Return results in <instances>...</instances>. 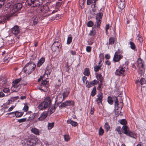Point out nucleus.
I'll use <instances>...</instances> for the list:
<instances>
[{
	"instance_id": "43",
	"label": "nucleus",
	"mask_w": 146,
	"mask_h": 146,
	"mask_svg": "<svg viewBox=\"0 0 146 146\" xmlns=\"http://www.w3.org/2000/svg\"><path fill=\"white\" fill-rule=\"evenodd\" d=\"M139 83L141 85H143V84H146V81L144 78H142L141 79Z\"/></svg>"
},
{
	"instance_id": "10",
	"label": "nucleus",
	"mask_w": 146,
	"mask_h": 146,
	"mask_svg": "<svg viewBox=\"0 0 146 146\" xmlns=\"http://www.w3.org/2000/svg\"><path fill=\"white\" fill-rule=\"evenodd\" d=\"M125 70L126 68L125 67H120L116 70L115 74L118 76H124V73L125 72Z\"/></svg>"
},
{
	"instance_id": "41",
	"label": "nucleus",
	"mask_w": 146,
	"mask_h": 146,
	"mask_svg": "<svg viewBox=\"0 0 146 146\" xmlns=\"http://www.w3.org/2000/svg\"><path fill=\"white\" fill-rule=\"evenodd\" d=\"M104 132V131L103 129H102L101 127L100 128L99 131V135H103Z\"/></svg>"
},
{
	"instance_id": "58",
	"label": "nucleus",
	"mask_w": 146,
	"mask_h": 146,
	"mask_svg": "<svg viewBox=\"0 0 146 146\" xmlns=\"http://www.w3.org/2000/svg\"><path fill=\"white\" fill-rule=\"evenodd\" d=\"M8 57H5L3 59L4 62H8L9 61V60H8Z\"/></svg>"
},
{
	"instance_id": "36",
	"label": "nucleus",
	"mask_w": 146,
	"mask_h": 146,
	"mask_svg": "<svg viewBox=\"0 0 146 146\" xmlns=\"http://www.w3.org/2000/svg\"><path fill=\"white\" fill-rule=\"evenodd\" d=\"M64 140L66 141H68L70 139V137L68 135H65L64 136Z\"/></svg>"
},
{
	"instance_id": "4",
	"label": "nucleus",
	"mask_w": 146,
	"mask_h": 146,
	"mask_svg": "<svg viewBox=\"0 0 146 146\" xmlns=\"http://www.w3.org/2000/svg\"><path fill=\"white\" fill-rule=\"evenodd\" d=\"M50 102V98L47 97L44 101L39 104L38 106V108L40 110L44 109L49 106Z\"/></svg>"
},
{
	"instance_id": "52",
	"label": "nucleus",
	"mask_w": 146,
	"mask_h": 146,
	"mask_svg": "<svg viewBox=\"0 0 146 146\" xmlns=\"http://www.w3.org/2000/svg\"><path fill=\"white\" fill-rule=\"evenodd\" d=\"M9 89L7 88H5L3 90V91L5 93H7L9 92Z\"/></svg>"
},
{
	"instance_id": "34",
	"label": "nucleus",
	"mask_w": 146,
	"mask_h": 146,
	"mask_svg": "<svg viewBox=\"0 0 146 146\" xmlns=\"http://www.w3.org/2000/svg\"><path fill=\"white\" fill-rule=\"evenodd\" d=\"M115 41V38H114L111 37L109 39V44H113L114 43Z\"/></svg>"
},
{
	"instance_id": "48",
	"label": "nucleus",
	"mask_w": 146,
	"mask_h": 146,
	"mask_svg": "<svg viewBox=\"0 0 146 146\" xmlns=\"http://www.w3.org/2000/svg\"><path fill=\"white\" fill-rule=\"evenodd\" d=\"M137 38L138 40L141 43L143 42V38L141 36H140L138 35L137 36Z\"/></svg>"
},
{
	"instance_id": "11",
	"label": "nucleus",
	"mask_w": 146,
	"mask_h": 146,
	"mask_svg": "<svg viewBox=\"0 0 146 146\" xmlns=\"http://www.w3.org/2000/svg\"><path fill=\"white\" fill-rule=\"evenodd\" d=\"M118 8L121 10L123 9L125 6V0H117Z\"/></svg>"
},
{
	"instance_id": "23",
	"label": "nucleus",
	"mask_w": 146,
	"mask_h": 146,
	"mask_svg": "<svg viewBox=\"0 0 146 146\" xmlns=\"http://www.w3.org/2000/svg\"><path fill=\"white\" fill-rule=\"evenodd\" d=\"M51 72V70L50 71L48 70H46L45 71V73L44 74L43 76H41L40 77V78L39 79H38V81H40L42 80V77H45V76H47V77H48V75Z\"/></svg>"
},
{
	"instance_id": "47",
	"label": "nucleus",
	"mask_w": 146,
	"mask_h": 146,
	"mask_svg": "<svg viewBox=\"0 0 146 146\" xmlns=\"http://www.w3.org/2000/svg\"><path fill=\"white\" fill-rule=\"evenodd\" d=\"M26 120L27 118H24L19 119L18 120V121L20 123H22L25 122L26 121Z\"/></svg>"
},
{
	"instance_id": "29",
	"label": "nucleus",
	"mask_w": 146,
	"mask_h": 146,
	"mask_svg": "<svg viewBox=\"0 0 146 146\" xmlns=\"http://www.w3.org/2000/svg\"><path fill=\"white\" fill-rule=\"evenodd\" d=\"M96 22L95 23L96 25L98 28H99L101 23L102 19H96Z\"/></svg>"
},
{
	"instance_id": "24",
	"label": "nucleus",
	"mask_w": 146,
	"mask_h": 146,
	"mask_svg": "<svg viewBox=\"0 0 146 146\" xmlns=\"http://www.w3.org/2000/svg\"><path fill=\"white\" fill-rule=\"evenodd\" d=\"M40 11L43 13H46L48 11V7L46 5H43L42 6Z\"/></svg>"
},
{
	"instance_id": "59",
	"label": "nucleus",
	"mask_w": 146,
	"mask_h": 146,
	"mask_svg": "<svg viewBox=\"0 0 146 146\" xmlns=\"http://www.w3.org/2000/svg\"><path fill=\"white\" fill-rule=\"evenodd\" d=\"M92 2V0H87V4L88 5H90Z\"/></svg>"
},
{
	"instance_id": "37",
	"label": "nucleus",
	"mask_w": 146,
	"mask_h": 146,
	"mask_svg": "<svg viewBox=\"0 0 146 146\" xmlns=\"http://www.w3.org/2000/svg\"><path fill=\"white\" fill-rule=\"evenodd\" d=\"M104 127L105 129L107 131H108L110 129V127L108 123L107 122L105 123Z\"/></svg>"
},
{
	"instance_id": "54",
	"label": "nucleus",
	"mask_w": 146,
	"mask_h": 146,
	"mask_svg": "<svg viewBox=\"0 0 146 146\" xmlns=\"http://www.w3.org/2000/svg\"><path fill=\"white\" fill-rule=\"evenodd\" d=\"M35 116L34 114H32L29 117V120H32L35 118Z\"/></svg>"
},
{
	"instance_id": "8",
	"label": "nucleus",
	"mask_w": 146,
	"mask_h": 146,
	"mask_svg": "<svg viewBox=\"0 0 146 146\" xmlns=\"http://www.w3.org/2000/svg\"><path fill=\"white\" fill-rule=\"evenodd\" d=\"M48 85V82L44 80L42 82L41 84L38 87V89L41 90L45 91Z\"/></svg>"
},
{
	"instance_id": "20",
	"label": "nucleus",
	"mask_w": 146,
	"mask_h": 146,
	"mask_svg": "<svg viewBox=\"0 0 146 146\" xmlns=\"http://www.w3.org/2000/svg\"><path fill=\"white\" fill-rule=\"evenodd\" d=\"M31 132L34 134L36 135H39L40 131L39 130L35 127H33L31 129Z\"/></svg>"
},
{
	"instance_id": "42",
	"label": "nucleus",
	"mask_w": 146,
	"mask_h": 146,
	"mask_svg": "<svg viewBox=\"0 0 146 146\" xmlns=\"http://www.w3.org/2000/svg\"><path fill=\"white\" fill-rule=\"evenodd\" d=\"M101 67L100 65L96 66H95L94 68V71L96 72L98 71L100 68Z\"/></svg>"
},
{
	"instance_id": "57",
	"label": "nucleus",
	"mask_w": 146,
	"mask_h": 146,
	"mask_svg": "<svg viewBox=\"0 0 146 146\" xmlns=\"http://www.w3.org/2000/svg\"><path fill=\"white\" fill-rule=\"evenodd\" d=\"M15 106H12L11 107H10L8 109L7 111L8 112L10 111L13 110V108H15Z\"/></svg>"
},
{
	"instance_id": "61",
	"label": "nucleus",
	"mask_w": 146,
	"mask_h": 146,
	"mask_svg": "<svg viewBox=\"0 0 146 146\" xmlns=\"http://www.w3.org/2000/svg\"><path fill=\"white\" fill-rule=\"evenodd\" d=\"M94 111V108H91V110H90V113L91 114H93Z\"/></svg>"
},
{
	"instance_id": "64",
	"label": "nucleus",
	"mask_w": 146,
	"mask_h": 146,
	"mask_svg": "<svg viewBox=\"0 0 146 146\" xmlns=\"http://www.w3.org/2000/svg\"><path fill=\"white\" fill-rule=\"evenodd\" d=\"M26 98L25 96H22L20 97V99L22 100L25 99Z\"/></svg>"
},
{
	"instance_id": "15",
	"label": "nucleus",
	"mask_w": 146,
	"mask_h": 146,
	"mask_svg": "<svg viewBox=\"0 0 146 146\" xmlns=\"http://www.w3.org/2000/svg\"><path fill=\"white\" fill-rule=\"evenodd\" d=\"M48 113L46 111L43 112L41 114L40 116L38 118V121L43 120L47 116Z\"/></svg>"
},
{
	"instance_id": "60",
	"label": "nucleus",
	"mask_w": 146,
	"mask_h": 146,
	"mask_svg": "<svg viewBox=\"0 0 146 146\" xmlns=\"http://www.w3.org/2000/svg\"><path fill=\"white\" fill-rule=\"evenodd\" d=\"M5 96V94L2 92H0V97L2 98Z\"/></svg>"
},
{
	"instance_id": "1",
	"label": "nucleus",
	"mask_w": 146,
	"mask_h": 146,
	"mask_svg": "<svg viewBox=\"0 0 146 146\" xmlns=\"http://www.w3.org/2000/svg\"><path fill=\"white\" fill-rule=\"evenodd\" d=\"M8 1L4 9V12L8 14L9 17L15 16V13L20 10L22 7L21 4L18 3L13 5L12 4L15 2V0H8Z\"/></svg>"
},
{
	"instance_id": "7",
	"label": "nucleus",
	"mask_w": 146,
	"mask_h": 146,
	"mask_svg": "<svg viewBox=\"0 0 146 146\" xmlns=\"http://www.w3.org/2000/svg\"><path fill=\"white\" fill-rule=\"evenodd\" d=\"M137 67H138V71L141 72L142 74L145 70V68L143 65V62L141 58H139L137 60Z\"/></svg>"
},
{
	"instance_id": "25",
	"label": "nucleus",
	"mask_w": 146,
	"mask_h": 146,
	"mask_svg": "<svg viewBox=\"0 0 146 146\" xmlns=\"http://www.w3.org/2000/svg\"><path fill=\"white\" fill-rule=\"evenodd\" d=\"M128 43V44L130 45V47L132 50H135L136 49V46L135 44L131 41V39Z\"/></svg>"
},
{
	"instance_id": "21",
	"label": "nucleus",
	"mask_w": 146,
	"mask_h": 146,
	"mask_svg": "<svg viewBox=\"0 0 146 146\" xmlns=\"http://www.w3.org/2000/svg\"><path fill=\"white\" fill-rule=\"evenodd\" d=\"M67 123L68 124H70L72 126L74 127L78 125L77 123L76 122L72 120L71 119L68 120Z\"/></svg>"
},
{
	"instance_id": "38",
	"label": "nucleus",
	"mask_w": 146,
	"mask_h": 146,
	"mask_svg": "<svg viewBox=\"0 0 146 146\" xmlns=\"http://www.w3.org/2000/svg\"><path fill=\"white\" fill-rule=\"evenodd\" d=\"M54 123H49L48 124V129H51L54 126Z\"/></svg>"
},
{
	"instance_id": "51",
	"label": "nucleus",
	"mask_w": 146,
	"mask_h": 146,
	"mask_svg": "<svg viewBox=\"0 0 146 146\" xmlns=\"http://www.w3.org/2000/svg\"><path fill=\"white\" fill-rule=\"evenodd\" d=\"M29 107L25 105L23 109L24 111H27L28 110Z\"/></svg>"
},
{
	"instance_id": "31",
	"label": "nucleus",
	"mask_w": 146,
	"mask_h": 146,
	"mask_svg": "<svg viewBox=\"0 0 146 146\" xmlns=\"http://www.w3.org/2000/svg\"><path fill=\"white\" fill-rule=\"evenodd\" d=\"M56 98L57 100H59V102L60 103L63 101H62V99H63L62 95L61 93H60L57 96Z\"/></svg>"
},
{
	"instance_id": "28",
	"label": "nucleus",
	"mask_w": 146,
	"mask_h": 146,
	"mask_svg": "<svg viewBox=\"0 0 146 146\" xmlns=\"http://www.w3.org/2000/svg\"><path fill=\"white\" fill-rule=\"evenodd\" d=\"M96 31L95 29L93 28L92 30L90 31L88 35L90 36H93L96 35Z\"/></svg>"
},
{
	"instance_id": "33",
	"label": "nucleus",
	"mask_w": 146,
	"mask_h": 146,
	"mask_svg": "<svg viewBox=\"0 0 146 146\" xmlns=\"http://www.w3.org/2000/svg\"><path fill=\"white\" fill-rule=\"evenodd\" d=\"M103 13L102 12H100L97 14L96 19H102V17Z\"/></svg>"
},
{
	"instance_id": "56",
	"label": "nucleus",
	"mask_w": 146,
	"mask_h": 146,
	"mask_svg": "<svg viewBox=\"0 0 146 146\" xmlns=\"http://www.w3.org/2000/svg\"><path fill=\"white\" fill-rule=\"evenodd\" d=\"M121 53V52L119 50H117L114 54V55H120L119 54Z\"/></svg>"
},
{
	"instance_id": "14",
	"label": "nucleus",
	"mask_w": 146,
	"mask_h": 146,
	"mask_svg": "<svg viewBox=\"0 0 146 146\" xmlns=\"http://www.w3.org/2000/svg\"><path fill=\"white\" fill-rule=\"evenodd\" d=\"M73 104V102L72 101H67L64 102L62 103L59 107H64L66 106H67L72 105Z\"/></svg>"
},
{
	"instance_id": "9",
	"label": "nucleus",
	"mask_w": 146,
	"mask_h": 146,
	"mask_svg": "<svg viewBox=\"0 0 146 146\" xmlns=\"http://www.w3.org/2000/svg\"><path fill=\"white\" fill-rule=\"evenodd\" d=\"M70 91L69 88L67 87H64L61 92H60L62 95L63 99L62 101H63L64 99L68 96Z\"/></svg>"
},
{
	"instance_id": "35",
	"label": "nucleus",
	"mask_w": 146,
	"mask_h": 146,
	"mask_svg": "<svg viewBox=\"0 0 146 146\" xmlns=\"http://www.w3.org/2000/svg\"><path fill=\"white\" fill-rule=\"evenodd\" d=\"M90 71L88 68H86L84 70V74L87 76H88L90 74Z\"/></svg>"
},
{
	"instance_id": "62",
	"label": "nucleus",
	"mask_w": 146,
	"mask_h": 146,
	"mask_svg": "<svg viewBox=\"0 0 146 146\" xmlns=\"http://www.w3.org/2000/svg\"><path fill=\"white\" fill-rule=\"evenodd\" d=\"M87 79V78L86 77V76H84L83 78H82V81H83V82L84 83H85V81H86V80Z\"/></svg>"
},
{
	"instance_id": "17",
	"label": "nucleus",
	"mask_w": 146,
	"mask_h": 146,
	"mask_svg": "<svg viewBox=\"0 0 146 146\" xmlns=\"http://www.w3.org/2000/svg\"><path fill=\"white\" fill-rule=\"evenodd\" d=\"M123 56L121 55H114L113 60L115 62H118L123 58Z\"/></svg>"
},
{
	"instance_id": "39",
	"label": "nucleus",
	"mask_w": 146,
	"mask_h": 146,
	"mask_svg": "<svg viewBox=\"0 0 146 146\" xmlns=\"http://www.w3.org/2000/svg\"><path fill=\"white\" fill-rule=\"evenodd\" d=\"M72 38L71 36H69L68 38L67 41V44H69L72 42Z\"/></svg>"
},
{
	"instance_id": "49",
	"label": "nucleus",
	"mask_w": 146,
	"mask_h": 146,
	"mask_svg": "<svg viewBox=\"0 0 146 146\" xmlns=\"http://www.w3.org/2000/svg\"><path fill=\"white\" fill-rule=\"evenodd\" d=\"M102 82H100L99 84V85L97 87V90H100L101 89L102 86Z\"/></svg>"
},
{
	"instance_id": "30",
	"label": "nucleus",
	"mask_w": 146,
	"mask_h": 146,
	"mask_svg": "<svg viewBox=\"0 0 146 146\" xmlns=\"http://www.w3.org/2000/svg\"><path fill=\"white\" fill-rule=\"evenodd\" d=\"M96 77L97 79L99 80L100 82H102L103 78L101 74H97L96 75Z\"/></svg>"
},
{
	"instance_id": "18",
	"label": "nucleus",
	"mask_w": 146,
	"mask_h": 146,
	"mask_svg": "<svg viewBox=\"0 0 146 146\" xmlns=\"http://www.w3.org/2000/svg\"><path fill=\"white\" fill-rule=\"evenodd\" d=\"M39 17L37 16H34L33 17L32 20L34 25H36L39 21Z\"/></svg>"
},
{
	"instance_id": "45",
	"label": "nucleus",
	"mask_w": 146,
	"mask_h": 146,
	"mask_svg": "<svg viewBox=\"0 0 146 146\" xmlns=\"http://www.w3.org/2000/svg\"><path fill=\"white\" fill-rule=\"evenodd\" d=\"M94 25L93 22L92 21H89L87 23V26L89 27H92Z\"/></svg>"
},
{
	"instance_id": "22",
	"label": "nucleus",
	"mask_w": 146,
	"mask_h": 146,
	"mask_svg": "<svg viewBox=\"0 0 146 146\" xmlns=\"http://www.w3.org/2000/svg\"><path fill=\"white\" fill-rule=\"evenodd\" d=\"M23 114V112L17 111H15V114H14V115L12 116V117H14L15 116L17 117H21Z\"/></svg>"
},
{
	"instance_id": "32",
	"label": "nucleus",
	"mask_w": 146,
	"mask_h": 146,
	"mask_svg": "<svg viewBox=\"0 0 146 146\" xmlns=\"http://www.w3.org/2000/svg\"><path fill=\"white\" fill-rule=\"evenodd\" d=\"M86 86L88 88H90L93 86L92 82H89L88 81H86Z\"/></svg>"
},
{
	"instance_id": "44",
	"label": "nucleus",
	"mask_w": 146,
	"mask_h": 146,
	"mask_svg": "<svg viewBox=\"0 0 146 146\" xmlns=\"http://www.w3.org/2000/svg\"><path fill=\"white\" fill-rule=\"evenodd\" d=\"M115 130L118 132L119 134H121V128L120 127L117 126Z\"/></svg>"
},
{
	"instance_id": "53",
	"label": "nucleus",
	"mask_w": 146,
	"mask_h": 146,
	"mask_svg": "<svg viewBox=\"0 0 146 146\" xmlns=\"http://www.w3.org/2000/svg\"><path fill=\"white\" fill-rule=\"evenodd\" d=\"M86 50L88 52H90L91 50V47L90 46H87L86 48Z\"/></svg>"
},
{
	"instance_id": "6",
	"label": "nucleus",
	"mask_w": 146,
	"mask_h": 146,
	"mask_svg": "<svg viewBox=\"0 0 146 146\" xmlns=\"http://www.w3.org/2000/svg\"><path fill=\"white\" fill-rule=\"evenodd\" d=\"M42 0H27L26 3L31 7H38L42 4Z\"/></svg>"
},
{
	"instance_id": "5",
	"label": "nucleus",
	"mask_w": 146,
	"mask_h": 146,
	"mask_svg": "<svg viewBox=\"0 0 146 146\" xmlns=\"http://www.w3.org/2000/svg\"><path fill=\"white\" fill-rule=\"evenodd\" d=\"M21 80V78H19L13 82L11 88L12 92H17L21 88V85L19 83Z\"/></svg>"
},
{
	"instance_id": "55",
	"label": "nucleus",
	"mask_w": 146,
	"mask_h": 146,
	"mask_svg": "<svg viewBox=\"0 0 146 146\" xmlns=\"http://www.w3.org/2000/svg\"><path fill=\"white\" fill-rule=\"evenodd\" d=\"M109 28V25L108 24L106 25V26L105 27V29H106V33H108V30Z\"/></svg>"
},
{
	"instance_id": "13",
	"label": "nucleus",
	"mask_w": 146,
	"mask_h": 146,
	"mask_svg": "<svg viewBox=\"0 0 146 146\" xmlns=\"http://www.w3.org/2000/svg\"><path fill=\"white\" fill-rule=\"evenodd\" d=\"M11 31L13 34L17 35L20 33V29L18 26L16 25L11 29Z\"/></svg>"
},
{
	"instance_id": "2",
	"label": "nucleus",
	"mask_w": 146,
	"mask_h": 146,
	"mask_svg": "<svg viewBox=\"0 0 146 146\" xmlns=\"http://www.w3.org/2000/svg\"><path fill=\"white\" fill-rule=\"evenodd\" d=\"M39 141V139L36 137L32 136L22 140L21 143L23 146H33L38 143Z\"/></svg>"
},
{
	"instance_id": "12",
	"label": "nucleus",
	"mask_w": 146,
	"mask_h": 146,
	"mask_svg": "<svg viewBox=\"0 0 146 146\" xmlns=\"http://www.w3.org/2000/svg\"><path fill=\"white\" fill-rule=\"evenodd\" d=\"M97 98L96 99V101L99 105L100 104H102L103 94L102 92L99 93L97 95Z\"/></svg>"
},
{
	"instance_id": "40",
	"label": "nucleus",
	"mask_w": 146,
	"mask_h": 146,
	"mask_svg": "<svg viewBox=\"0 0 146 146\" xmlns=\"http://www.w3.org/2000/svg\"><path fill=\"white\" fill-rule=\"evenodd\" d=\"M108 103L111 105L112 104L113 102L112 98L110 96H109L108 97Z\"/></svg>"
},
{
	"instance_id": "46",
	"label": "nucleus",
	"mask_w": 146,
	"mask_h": 146,
	"mask_svg": "<svg viewBox=\"0 0 146 146\" xmlns=\"http://www.w3.org/2000/svg\"><path fill=\"white\" fill-rule=\"evenodd\" d=\"M120 123L122 125H125L127 124V122L125 119H122L120 121Z\"/></svg>"
},
{
	"instance_id": "19",
	"label": "nucleus",
	"mask_w": 146,
	"mask_h": 146,
	"mask_svg": "<svg viewBox=\"0 0 146 146\" xmlns=\"http://www.w3.org/2000/svg\"><path fill=\"white\" fill-rule=\"evenodd\" d=\"M60 43L58 41L55 42L53 43L51 46L52 49H53L54 48L55 46H56V49H58L59 47L60 46Z\"/></svg>"
},
{
	"instance_id": "26",
	"label": "nucleus",
	"mask_w": 146,
	"mask_h": 146,
	"mask_svg": "<svg viewBox=\"0 0 146 146\" xmlns=\"http://www.w3.org/2000/svg\"><path fill=\"white\" fill-rule=\"evenodd\" d=\"M45 59L44 58L42 57L38 61L37 64L38 66L39 67L44 62Z\"/></svg>"
},
{
	"instance_id": "27",
	"label": "nucleus",
	"mask_w": 146,
	"mask_h": 146,
	"mask_svg": "<svg viewBox=\"0 0 146 146\" xmlns=\"http://www.w3.org/2000/svg\"><path fill=\"white\" fill-rule=\"evenodd\" d=\"M127 135L135 139H136L137 137V135L136 133L131 131L129 132Z\"/></svg>"
},
{
	"instance_id": "16",
	"label": "nucleus",
	"mask_w": 146,
	"mask_h": 146,
	"mask_svg": "<svg viewBox=\"0 0 146 146\" xmlns=\"http://www.w3.org/2000/svg\"><path fill=\"white\" fill-rule=\"evenodd\" d=\"M130 131L128 127L126 125L123 126L122 127V132L127 135Z\"/></svg>"
},
{
	"instance_id": "3",
	"label": "nucleus",
	"mask_w": 146,
	"mask_h": 146,
	"mask_svg": "<svg viewBox=\"0 0 146 146\" xmlns=\"http://www.w3.org/2000/svg\"><path fill=\"white\" fill-rule=\"evenodd\" d=\"M36 65L33 63L29 62L25 66L24 72L27 74H29L35 70Z\"/></svg>"
},
{
	"instance_id": "63",
	"label": "nucleus",
	"mask_w": 146,
	"mask_h": 146,
	"mask_svg": "<svg viewBox=\"0 0 146 146\" xmlns=\"http://www.w3.org/2000/svg\"><path fill=\"white\" fill-rule=\"evenodd\" d=\"M70 53L71 54L73 55H75L76 54V53L75 51L72 50H71Z\"/></svg>"
},
{
	"instance_id": "50",
	"label": "nucleus",
	"mask_w": 146,
	"mask_h": 146,
	"mask_svg": "<svg viewBox=\"0 0 146 146\" xmlns=\"http://www.w3.org/2000/svg\"><path fill=\"white\" fill-rule=\"evenodd\" d=\"M92 82V84L93 86L96 85V84H98L99 83V81H98L96 80H94Z\"/></svg>"
}]
</instances>
